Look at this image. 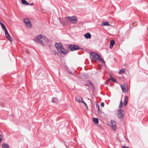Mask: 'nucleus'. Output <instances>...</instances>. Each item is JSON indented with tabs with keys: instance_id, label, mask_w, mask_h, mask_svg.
Masks as SVG:
<instances>
[{
	"instance_id": "1",
	"label": "nucleus",
	"mask_w": 148,
	"mask_h": 148,
	"mask_svg": "<svg viewBox=\"0 0 148 148\" xmlns=\"http://www.w3.org/2000/svg\"><path fill=\"white\" fill-rule=\"evenodd\" d=\"M55 46L58 52L61 54H65L67 53V50L64 49L60 43H56Z\"/></svg>"
},
{
	"instance_id": "2",
	"label": "nucleus",
	"mask_w": 148,
	"mask_h": 148,
	"mask_svg": "<svg viewBox=\"0 0 148 148\" xmlns=\"http://www.w3.org/2000/svg\"><path fill=\"white\" fill-rule=\"evenodd\" d=\"M0 24L2 27L3 30L5 31V35L6 37L10 41V42H12V38L11 36L9 34L7 30L5 27V25L0 21Z\"/></svg>"
},
{
	"instance_id": "3",
	"label": "nucleus",
	"mask_w": 148,
	"mask_h": 148,
	"mask_svg": "<svg viewBox=\"0 0 148 148\" xmlns=\"http://www.w3.org/2000/svg\"><path fill=\"white\" fill-rule=\"evenodd\" d=\"M65 19L66 23L70 21L73 23H75L77 22V18L75 16L66 17Z\"/></svg>"
},
{
	"instance_id": "4",
	"label": "nucleus",
	"mask_w": 148,
	"mask_h": 148,
	"mask_svg": "<svg viewBox=\"0 0 148 148\" xmlns=\"http://www.w3.org/2000/svg\"><path fill=\"white\" fill-rule=\"evenodd\" d=\"M43 36L40 35L36 36L34 39V41L37 43L41 45L42 46H44V44L41 40H43Z\"/></svg>"
},
{
	"instance_id": "5",
	"label": "nucleus",
	"mask_w": 148,
	"mask_h": 148,
	"mask_svg": "<svg viewBox=\"0 0 148 148\" xmlns=\"http://www.w3.org/2000/svg\"><path fill=\"white\" fill-rule=\"evenodd\" d=\"M90 56L91 58L100 60L104 64H105V62L103 59L101 58L98 54L94 52L91 53H90Z\"/></svg>"
},
{
	"instance_id": "6",
	"label": "nucleus",
	"mask_w": 148,
	"mask_h": 148,
	"mask_svg": "<svg viewBox=\"0 0 148 148\" xmlns=\"http://www.w3.org/2000/svg\"><path fill=\"white\" fill-rule=\"evenodd\" d=\"M75 100L79 103H83L85 106L87 108L88 106L86 103L84 101L83 98L80 96H77L75 98Z\"/></svg>"
},
{
	"instance_id": "7",
	"label": "nucleus",
	"mask_w": 148,
	"mask_h": 148,
	"mask_svg": "<svg viewBox=\"0 0 148 148\" xmlns=\"http://www.w3.org/2000/svg\"><path fill=\"white\" fill-rule=\"evenodd\" d=\"M68 49L71 51H73L79 49V47L78 46L75 45H71L69 46Z\"/></svg>"
},
{
	"instance_id": "8",
	"label": "nucleus",
	"mask_w": 148,
	"mask_h": 148,
	"mask_svg": "<svg viewBox=\"0 0 148 148\" xmlns=\"http://www.w3.org/2000/svg\"><path fill=\"white\" fill-rule=\"evenodd\" d=\"M121 88L122 89V92L124 93L127 92L128 91V86L126 84H124L123 85H120Z\"/></svg>"
},
{
	"instance_id": "9",
	"label": "nucleus",
	"mask_w": 148,
	"mask_h": 148,
	"mask_svg": "<svg viewBox=\"0 0 148 148\" xmlns=\"http://www.w3.org/2000/svg\"><path fill=\"white\" fill-rule=\"evenodd\" d=\"M124 115V111L122 109H120L118 110L117 113V116L119 118H122Z\"/></svg>"
},
{
	"instance_id": "10",
	"label": "nucleus",
	"mask_w": 148,
	"mask_h": 148,
	"mask_svg": "<svg viewBox=\"0 0 148 148\" xmlns=\"http://www.w3.org/2000/svg\"><path fill=\"white\" fill-rule=\"evenodd\" d=\"M111 127L113 130H115L116 128V122L112 120L111 121Z\"/></svg>"
},
{
	"instance_id": "11",
	"label": "nucleus",
	"mask_w": 148,
	"mask_h": 148,
	"mask_svg": "<svg viewBox=\"0 0 148 148\" xmlns=\"http://www.w3.org/2000/svg\"><path fill=\"white\" fill-rule=\"evenodd\" d=\"M115 44V41L114 40H112L110 41V44L109 46V47L110 49H112L113 48V45Z\"/></svg>"
},
{
	"instance_id": "12",
	"label": "nucleus",
	"mask_w": 148,
	"mask_h": 148,
	"mask_svg": "<svg viewBox=\"0 0 148 148\" xmlns=\"http://www.w3.org/2000/svg\"><path fill=\"white\" fill-rule=\"evenodd\" d=\"M125 102L124 103V105L126 106L127 103L128 101V97L127 96H125Z\"/></svg>"
},
{
	"instance_id": "13",
	"label": "nucleus",
	"mask_w": 148,
	"mask_h": 148,
	"mask_svg": "<svg viewBox=\"0 0 148 148\" xmlns=\"http://www.w3.org/2000/svg\"><path fill=\"white\" fill-rule=\"evenodd\" d=\"M84 36L86 39H90L91 38V35L89 33H87L85 34Z\"/></svg>"
},
{
	"instance_id": "14",
	"label": "nucleus",
	"mask_w": 148,
	"mask_h": 148,
	"mask_svg": "<svg viewBox=\"0 0 148 148\" xmlns=\"http://www.w3.org/2000/svg\"><path fill=\"white\" fill-rule=\"evenodd\" d=\"M2 148H10V146L7 144L5 143L2 145Z\"/></svg>"
},
{
	"instance_id": "15",
	"label": "nucleus",
	"mask_w": 148,
	"mask_h": 148,
	"mask_svg": "<svg viewBox=\"0 0 148 148\" xmlns=\"http://www.w3.org/2000/svg\"><path fill=\"white\" fill-rule=\"evenodd\" d=\"M93 121L94 122V123L95 124H98L99 123V121L98 119L97 118H93Z\"/></svg>"
},
{
	"instance_id": "16",
	"label": "nucleus",
	"mask_w": 148,
	"mask_h": 148,
	"mask_svg": "<svg viewBox=\"0 0 148 148\" xmlns=\"http://www.w3.org/2000/svg\"><path fill=\"white\" fill-rule=\"evenodd\" d=\"M109 25V23L108 22H106L102 23L101 24V25L102 26H108Z\"/></svg>"
},
{
	"instance_id": "17",
	"label": "nucleus",
	"mask_w": 148,
	"mask_h": 148,
	"mask_svg": "<svg viewBox=\"0 0 148 148\" xmlns=\"http://www.w3.org/2000/svg\"><path fill=\"white\" fill-rule=\"evenodd\" d=\"M25 25L27 27H30L32 26V24H31V23L30 22L27 23Z\"/></svg>"
},
{
	"instance_id": "18",
	"label": "nucleus",
	"mask_w": 148,
	"mask_h": 148,
	"mask_svg": "<svg viewBox=\"0 0 148 148\" xmlns=\"http://www.w3.org/2000/svg\"><path fill=\"white\" fill-rule=\"evenodd\" d=\"M23 21L25 23V25L30 22L29 19L27 18H24V19Z\"/></svg>"
},
{
	"instance_id": "19",
	"label": "nucleus",
	"mask_w": 148,
	"mask_h": 148,
	"mask_svg": "<svg viewBox=\"0 0 148 148\" xmlns=\"http://www.w3.org/2000/svg\"><path fill=\"white\" fill-rule=\"evenodd\" d=\"M96 107L98 108V113L99 114H101V112L99 106L97 104Z\"/></svg>"
},
{
	"instance_id": "20",
	"label": "nucleus",
	"mask_w": 148,
	"mask_h": 148,
	"mask_svg": "<svg viewBox=\"0 0 148 148\" xmlns=\"http://www.w3.org/2000/svg\"><path fill=\"white\" fill-rule=\"evenodd\" d=\"M21 2L23 4H25V5H29V3L25 0H22Z\"/></svg>"
},
{
	"instance_id": "21",
	"label": "nucleus",
	"mask_w": 148,
	"mask_h": 148,
	"mask_svg": "<svg viewBox=\"0 0 148 148\" xmlns=\"http://www.w3.org/2000/svg\"><path fill=\"white\" fill-rule=\"evenodd\" d=\"M43 40L45 41L46 42H48L49 41L48 39L45 36H43V37H42Z\"/></svg>"
},
{
	"instance_id": "22",
	"label": "nucleus",
	"mask_w": 148,
	"mask_h": 148,
	"mask_svg": "<svg viewBox=\"0 0 148 148\" xmlns=\"http://www.w3.org/2000/svg\"><path fill=\"white\" fill-rule=\"evenodd\" d=\"M58 101V99L56 98H53L52 101L53 103H56Z\"/></svg>"
},
{
	"instance_id": "23",
	"label": "nucleus",
	"mask_w": 148,
	"mask_h": 148,
	"mask_svg": "<svg viewBox=\"0 0 148 148\" xmlns=\"http://www.w3.org/2000/svg\"><path fill=\"white\" fill-rule=\"evenodd\" d=\"M125 69H121L120 71L119 72V74H121V73H124L125 72Z\"/></svg>"
},
{
	"instance_id": "24",
	"label": "nucleus",
	"mask_w": 148,
	"mask_h": 148,
	"mask_svg": "<svg viewBox=\"0 0 148 148\" xmlns=\"http://www.w3.org/2000/svg\"><path fill=\"white\" fill-rule=\"evenodd\" d=\"M109 80H112L113 82H114L116 83H117V82H116V79H114V78H113L112 77H111L110 79H109Z\"/></svg>"
},
{
	"instance_id": "25",
	"label": "nucleus",
	"mask_w": 148,
	"mask_h": 148,
	"mask_svg": "<svg viewBox=\"0 0 148 148\" xmlns=\"http://www.w3.org/2000/svg\"><path fill=\"white\" fill-rule=\"evenodd\" d=\"M122 100H121V102L120 103V105H119V107L120 108H121L122 106Z\"/></svg>"
},
{
	"instance_id": "26",
	"label": "nucleus",
	"mask_w": 148,
	"mask_h": 148,
	"mask_svg": "<svg viewBox=\"0 0 148 148\" xmlns=\"http://www.w3.org/2000/svg\"><path fill=\"white\" fill-rule=\"evenodd\" d=\"M2 136L1 135H0V143L2 142Z\"/></svg>"
},
{
	"instance_id": "27",
	"label": "nucleus",
	"mask_w": 148,
	"mask_h": 148,
	"mask_svg": "<svg viewBox=\"0 0 148 148\" xmlns=\"http://www.w3.org/2000/svg\"><path fill=\"white\" fill-rule=\"evenodd\" d=\"M101 105L102 107H103L104 106V103L103 102H102L101 103Z\"/></svg>"
},
{
	"instance_id": "28",
	"label": "nucleus",
	"mask_w": 148,
	"mask_h": 148,
	"mask_svg": "<svg viewBox=\"0 0 148 148\" xmlns=\"http://www.w3.org/2000/svg\"><path fill=\"white\" fill-rule=\"evenodd\" d=\"M90 85H91L92 87L93 88H94V86H93V84L91 82H90Z\"/></svg>"
},
{
	"instance_id": "29",
	"label": "nucleus",
	"mask_w": 148,
	"mask_h": 148,
	"mask_svg": "<svg viewBox=\"0 0 148 148\" xmlns=\"http://www.w3.org/2000/svg\"><path fill=\"white\" fill-rule=\"evenodd\" d=\"M29 5H34V3H31V4H29Z\"/></svg>"
}]
</instances>
